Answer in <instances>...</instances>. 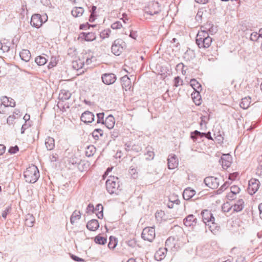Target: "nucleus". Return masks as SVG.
I'll return each instance as SVG.
<instances>
[{
    "mask_svg": "<svg viewBox=\"0 0 262 262\" xmlns=\"http://www.w3.org/2000/svg\"><path fill=\"white\" fill-rule=\"evenodd\" d=\"M196 221V217L193 215L190 214L184 220V224L186 226L190 227L195 224Z\"/></svg>",
    "mask_w": 262,
    "mask_h": 262,
    "instance_id": "4be33fe9",
    "label": "nucleus"
},
{
    "mask_svg": "<svg viewBox=\"0 0 262 262\" xmlns=\"http://www.w3.org/2000/svg\"><path fill=\"white\" fill-rule=\"evenodd\" d=\"M99 224L97 220L93 219L89 221L86 224L87 228L91 231H96L98 229Z\"/></svg>",
    "mask_w": 262,
    "mask_h": 262,
    "instance_id": "aec40b11",
    "label": "nucleus"
},
{
    "mask_svg": "<svg viewBox=\"0 0 262 262\" xmlns=\"http://www.w3.org/2000/svg\"><path fill=\"white\" fill-rule=\"evenodd\" d=\"M95 151V147L93 145L89 146L85 150V155L90 157L94 155Z\"/></svg>",
    "mask_w": 262,
    "mask_h": 262,
    "instance_id": "58836bf2",
    "label": "nucleus"
},
{
    "mask_svg": "<svg viewBox=\"0 0 262 262\" xmlns=\"http://www.w3.org/2000/svg\"><path fill=\"white\" fill-rule=\"evenodd\" d=\"M125 43L121 39L115 40L112 46V53L117 56L119 55L123 51Z\"/></svg>",
    "mask_w": 262,
    "mask_h": 262,
    "instance_id": "423d86ee",
    "label": "nucleus"
},
{
    "mask_svg": "<svg viewBox=\"0 0 262 262\" xmlns=\"http://www.w3.org/2000/svg\"><path fill=\"white\" fill-rule=\"evenodd\" d=\"M56 65V62L55 61V59L53 57H52L51 59V61L48 66V68L51 69V68L54 67V66H55Z\"/></svg>",
    "mask_w": 262,
    "mask_h": 262,
    "instance_id": "5fc2aeb1",
    "label": "nucleus"
},
{
    "mask_svg": "<svg viewBox=\"0 0 262 262\" xmlns=\"http://www.w3.org/2000/svg\"><path fill=\"white\" fill-rule=\"evenodd\" d=\"M24 176L27 182L34 183L39 178V170L37 166L32 165L24 171Z\"/></svg>",
    "mask_w": 262,
    "mask_h": 262,
    "instance_id": "f03ea898",
    "label": "nucleus"
},
{
    "mask_svg": "<svg viewBox=\"0 0 262 262\" xmlns=\"http://www.w3.org/2000/svg\"><path fill=\"white\" fill-rule=\"evenodd\" d=\"M231 162L232 157L229 154H223L220 160V163L222 164L223 168L225 169H227L230 166Z\"/></svg>",
    "mask_w": 262,
    "mask_h": 262,
    "instance_id": "f8f14e48",
    "label": "nucleus"
},
{
    "mask_svg": "<svg viewBox=\"0 0 262 262\" xmlns=\"http://www.w3.org/2000/svg\"><path fill=\"white\" fill-rule=\"evenodd\" d=\"M1 103H0V113H4L5 112L4 108L7 107L11 106L14 107L15 105L14 100L6 96L2 97L1 98Z\"/></svg>",
    "mask_w": 262,
    "mask_h": 262,
    "instance_id": "6e6552de",
    "label": "nucleus"
},
{
    "mask_svg": "<svg viewBox=\"0 0 262 262\" xmlns=\"http://www.w3.org/2000/svg\"><path fill=\"white\" fill-rule=\"evenodd\" d=\"M103 206L99 204H98L95 208H94V212L96 214V215L99 219H102L103 217Z\"/></svg>",
    "mask_w": 262,
    "mask_h": 262,
    "instance_id": "c756f323",
    "label": "nucleus"
},
{
    "mask_svg": "<svg viewBox=\"0 0 262 262\" xmlns=\"http://www.w3.org/2000/svg\"><path fill=\"white\" fill-rule=\"evenodd\" d=\"M108 36L109 34L107 32H106V30H104L100 33V36L102 38H104L105 37H108Z\"/></svg>",
    "mask_w": 262,
    "mask_h": 262,
    "instance_id": "338daca9",
    "label": "nucleus"
},
{
    "mask_svg": "<svg viewBox=\"0 0 262 262\" xmlns=\"http://www.w3.org/2000/svg\"><path fill=\"white\" fill-rule=\"evenodd\" d=\"M229 186V183L226 182L221 187L216 190V193L220 194L222 193L224 190H225Z\"/></svg>",
    "mask_w": 262,
    "mask_h": 262,
    "instance_id": "a19ab883",
    "label": "nucleus"
},
{
    "mask_svg": "<svg viewBox=\"0 0 262 262\" xmlns=\"http://www.w3.org/2000/svg\"><path fill=\"white\" fill-rule=\"evenodd\" d=\"M244 202L243 199H239L236 201V203L231 207H229L227 210H224V211L228 212L230 209L233 208L234 211L239 212L241 211L244 208Z\"/></svg>",
    "mask_w": 262,
    "mask_h": 262,
    "instance_id": "dca6fc26",
    "label": "nucleus"
},
{
    "mask_svg": "<svg viewBox=\"0 0 262 262\" xmlns=\"http://www.w3.org/2000/svg\"><path fill=\"white\" fill-rule=\"evenodd\" d=\"M177 68H181L182 69V74L183 75H185L186 73V70H184L185 66L183 63H179L177 65Z\"/></svg>",
    "mask_w": 262,
    "mask_h": 262,
    "instance_id": "6e6d98bb",
    "label": "nucleus"
},
{
    "mask_svg": "<svg viewBox=\"0 0 262 262\" xmlns=\"http://www.w3.org/2000/svg\"><path fill=\"white\" fill-rule=\"evenodd\" d=\"M119 135V132L118 130H114L111 133V136L112 138L113 139H115L117 138Z\"/></svg>",
    "mask_w": 262,
    "mask_h": 262,
    "instance_id": "0e129e2a",
    "label": "nucleus"
},
{
    "mask_svg": "<svg viewBox=\"0 0 262 262\" xmlns=\"http://www.w3.org/2000/svg\"><path fill=\"white\" fill-rule=\"evenodd\" d=\"M122 27V24L120 21H116L115 23H114L111 25V28L113 29H120Z\"/></svg>",
    "mask_w": 262,
    "mask_h": 262,
    "instance_id": "49530a36",
    "label": "nucleus"
},
{
    "mask_svg": "<svg viewBox=\"0 0 262 262\" xmlns=\"http://www.w3.org/2000/svg\"><path fill=\"white\" fill-rule=\"evenodd\" d=\"M206 226H207L208 229L214 234H216L220 229V226L217 225V223H216L215 221L210 222L209 223H207Z\"/></svg>",
    "mask_w": 262,
    "mask_h": 262,
    "instance_id": "b1692460",
    "label": "nucleus"
},
{
    "mask_svg": "<svg viewBox=\"0 0 262 262\" xmlns=\"http://www.w3.org/2000/svg\"><path fill=\"white\" fill-rule=\"evenodd\" d=\"M45 145L48 150H52L55 147V141L53 138L48 137L45 140Z\"/></svg>",
    "mask_w": 262,
    "mask_h": 262,
    "instance_id": "a878e982",
    "label": "nucleus"
},
{
    "mask_svg": "<svg viewBox=\"0 0 262 262\" xmlns=\"http://www.w3.org/2000/svg\"><path fill=\"white\" fill-rule=\"evenodd\" d=\"M183 81L179 76H177L174 78V86L178 87L183 85Z\"/></svg>",
    "mask_w": 262,
    "mask_h": 262,
    "instance_id": "79ce46f5",
    "label": "nucleus"
},
{
    "mask_svg": "<svg viewBox=\"0 0 262 262\" xmlns=\"http://www.w3.org/2000/svg\"><path fill=\"white\" fill-rule=\"evenodd\" d=\"M204 182L205 185L211 189H216L220 184L219 178L214 177H208L204 179Z\"/></svg>",
    "mask_w": 262,
    "mask_h": 262,
    "instance_id": "1a4fd4ad",
    "label": "nucleus"
},
{
    "mask_svg": "<svg viewBox=\"0 0 262 262\" xmlns=\"http://www.w3.org/2000/svg\"><path fill=\"white\" fill-rule=\"evenodd\" d=\"M251 103V98L245 97L242 99V101L240 103V107L244 110L247 109L250 105Z\"/></svg>",
    "mask_w": 262,
    "mask_h": 262,
    "instance_id": "7c9ffc66",
    "label": "nucleus"
},
{
    "mask_svg": "<svg viewBox=\"0 0 262 262\" xmlns=\"http://www.w3.org/2000/svg\"><path fill=\"white\" fill-rule=\"evenodd\" d=\"M84 9L80 7H74L71 11L72 15L75 17L81 16L84 13Z\"/></svg>",
    "mask_w": 262,
    "mask_h": 262,
    "instance_id": "c85d7f7f",
    "label": "nucleus"
},
{
    "mask_svg": "<svg viewBox=\"0 0 262 262\" xmlns=\"http://www.w3.org/2000/svg\"><path fill=\"white\" fill-rule=\"evenodd\" d=\"M41 3L46 6H49L51 5L50 0H40Z\"/></svg>",
    "mask_w": 262,
    "mask_h": 262,
    "instance_id": "680f3d73",
    "label": "nucleus"
},
{
    "mask_svg": "<svg viewBox=\"0 0 262 262\" xmlns=\"http://www.w3.org/2000/svg\"><path fill=\"white\" fill-rule=\"evenodd\" d=\"M116 245H117V243H116L115 241H114V242H113V243L110 242L108 244V247L110 249H114L116 246Z\"/></svg>",
    "mask_w": 262,
    "mask_h": 262,
    "instance_id": "69168bd1",
    "label": "nucleus"
},
{
    "mask_svg": "<svg viewBox=\"0 0 262 262\" xmlns=\"http://www.w3.org/2000/svg\"><path fill=\"white\" fill-rule=\"evenodd\" d=\"M81 217V213L79 211L75 210L70 218L71 223L73 225L77 220Z\"/></svg>",
    "mask_w": 262,
    "mask_h": 262,
    "instance_id": "2f4dec72",
    "label": "nucleus"
},
{
    "mask_svg": "<svg viewBox=\"0 0 262 262\" xmlns=\"http://www.w3.org/2000/svg\"><path fill=\"white\" fill-rule=\"evenodd\" d=\"M137 36H138V35H137V32L133 31H130V34H129V37H130L131 38H132L134 39H136Z\"/></svg>",
    "mask_w": 262,
    "mask_h": 262,
    "instance_id": "e2e57ef3",
    "label": "nucleus"
},
{
    "mask_svg": "<svg viewBox=\"0 0 262 262\" xmlns=\"http://www.w3.org/2000/svg\"><path fill=\"white\" fill-rule=\"evenodd\" d=\"M96 7L95 6H93L91 9L90 10V12H91V16L90 20L91 21V19L93 20L94 19L93 18V17L94 16V14L95 13L96 10Z\"/></svg>",
    "mask_w": 262,
    "mask_h": 262,
    "instance_id": "3c124183",
    "label": "nucleus"
},
{
    "mask_svg": "<svg viewBox=\"0 0 262 262\" xmlns=\"http://www.w3.org/2000/svg\"><path fill=\"white\" fill-rule=\"evenodd\" d=\"M121 82L123 89H125V91L130 89L131 86V81L127 75H125L121 78Z\"/></svg>",
    "mask_w": 262,
    "mask_h": 262,
    "instance_id": "412c9836",
    "label": "nucleus"
},
{
    "mask_svg": "<svg viewBox=\"0 0 262 262\" xmlns=\"http://www.w3.org/2000/svg\"><path fill=\"white\" fill-rule=\"evenodd\" d=\"M30 126L27 123H25L21 126V134H23L25 133V131L29 128Z\"/></svg>",
    "mask_w": 262,
    "mask_h": 262,
    "instance_id": "bf43d9fd",
    "label": "nucleus"
},
{
    "mask_svg": "<svg viewBox=\"0 0 262 262\" xmlns=\"http://www.w3.org/2000/svg\"><path fill=\"white\" fill-rule=\"evenodd\" d=\"M178 160L174 154L169 155L167 159L168 167L169 169H173L178 166Z\"/></svg>",
    "mask_w": 262,
    "mask_h": 262,
    "instance_id": "ddd939ff",
    "label": "nucleus"
},
{
    "mask_svg": "<svg viewBox=\"0 0 262 262\" xmlns=\"http://www.w3.org/2000/svg\"><path fill=\"white\" fill-rule=\"evenodd\" d=\"M231 192L232 195H235L236 194L238 193L240 191V188L236 185L232 186L230 187Z\"/></svg>",
    "mask_w": 262,
    "mask_h": 262,
    "instance_id": "37998d69",
    "label": "nucleus"
},
{
    "mask_svg": "<svg viewBox=\"0 0 262 262\" xmlns=\"http://www.w3.org/2000/svg\"><path fill=\"white\" fill-rule=\"evenodd\" d=\"M106 188L110 194L116 193L119 187L118 179L117 177H110L105 183Z\"/></svg>",
    "mask_w": 262,
    "mask_h": 262,
    "instance_id": "7ed1b4c3",
    "label": "nucleus"
},
{
    "mask_svg": "<svg viewBox=\"0 0 262 262\" xmlns=\"http://www.w3.org/2000/svg\"><path fill=\"white\" fill-rule=\"evenodd\" d=\"M104 116V114L103 113H98L97 114V122L98 123H101L102 124L104 123V120L103 119Z\"/></svg>",
    "mask_w": 262,
    "mask_h": 262,
    "instance_id": "c03bdc74",
    "label": "nucleus"
},
{
    "mask_svg": "<svg viewBox=\"0 0 262 262\" xmlns=\"http://www.w3.org/2000/svg\"><path fill=\"white\" fill-rule=\"evenodd\" d=\"M10 50V46L7 45L6 43H4L3 48L2 49L1 52L3 53L8 52Z\"/></svg>",
    "mask_w": 262,
    "mask_h": 262,
    "instance_id": "603ef678",
    "label": "nucleus"
},
{
    "mask_svg": "<svg viewBox=\"0 0 262 262\" xmlns=\"http://www.w3.org/2000/svg\"><path fill=\"white\" fill-rule=\"evenodd\" d=\"M48 59L43 56H38L35 58V61L38 66H43L45 64Z\"/></svg>",
    "mask_w": 262,
    "mask_h": 262,
    "instance_id": "72a5a7b5",
    "label": "nucleus"
},
{
    "mask_svg": "<svg viewBox=\"0 0 262 262\" xmlns=\"http://www.w3.org/2000/svg\"><path fill=\"white\" fill-rule=\"evenodd\" d=\"M195 41L199 48H208L210 46L212 39L209 36L208 32L205 30H200L196 35Z\"/></svg>",
    "mask_w": 262,
    "mask_h": 262,
    "instance_id": "f257e3e1",
    "label": "nucleus"
},
{
    "mask_svg": "<svg viewBox=\"0 0 262 262\" xmlns=\"http://www.w3.org/2000/svg\"><path fill=\"white\" fill-rule=\"evenodd\" d=\"M195 194V191L191 189L190 188H186L183 193V198L186 200L191 199Z\"/></svg>",
    "mask_w": 262,
    "mask_h": 262,
    "instance_id": "393cba45",
    "label": "nucleus"
},
{
    "mask_svg": "<svg viewBox=\"0 0 262 262\" xmlns=\"http://www.w3.org/2000/svg\"><path fill=\"white\" fill-rule=\"evenodd\" d=\"M115 122L114 117L110 115L105 118L103 124H104L107 128L112 129L114 126Z\"/></svg>",
    "mask_w": 262,
    "mask_h": 262,
    "instance_id": "5701e85b",
    "label": "nucleus"
},
{
    "mask_svg": "<svg viewBox=\"0 0 262 262\" xmlns=\"http://www.w3.org/2000/svg\"><path fill=\"white\" fill-rule=\"evenodd\" d=\"M143 10L145 13L150 15L158 14L161 11L159 3L154 1L149 2Z\"/></svg>",
    "mask_w": 262,
    "mask_h": 262,
    "instance_id": "39448f33",
    "label": "nucleus"
},
{
    "mask_svg": "<svg viewBox=\"0 0 262 262\" xmlns=\"http://www.w3.org/2000/svg\"><path fill=\"white\" fill-rule=\"evenodd\" d=\"M217 30V27L212 24V25L210 27V29H209L208 31V34H210L211 35H213L216 32Z\"/></svg>",
    "mask_w": 262,
    "mask_h": 262,
    "instance_id": "8fccbe9b",
    "label": "nucleus"
},
{
    "mask_svg": "<svg viewBox=\"0 0 262 262\" xmlns=\"http://www.w3.org/2000/svg\"><path fill=\"white\" fill-rule=\"evenodd\" d=\"M79 37L86 41H91L96 39V35L94 32H82Z\"/></svg>",
    "mask_w": 262,
    "mask_h": 262,
    "instance_id": "a211bd4d",
    "label": "nucleus"
},
{
    "mask_svg": "<svg viewBox=\"0 0 262 262\" xmlns=\"http://www.w3.org/2000/svg\"><path fill=\"white\" fill-rule=\"evenodd\" d=\"M35 219L33 216L31 214H28L26 215L25 220V224L28 227H32L34 225Z\"/></svg>",
    "mask_w": 262,
    "mask_h": 262,
    "instance_id": "473e14b6",
    "label": "nucleus"
},
{
    "mask_svg": "<svg viewBox=\"0 0 262 262\" xmlns=\"http://www.w3.org/2000/svg\"><path fill=\"white\" fill-rule=\"evenodd\" d=\"M84 65V61L80 59H77L73 62V67L76 70L82 68Z\"/></svg>",
    "mask_w": 262,
    "mask_h": 262,
    "instance_id": "f704fd0d",
    "label": "nucleus"
},
{
    "mask_svg": "<svg viewBox=\"0 0 262 262\" xmlns=\"http://www.w3.org/2000/svg\"><path fill=\"white\" fill-rule=\"evenodd\" d=\"M71 258L76 261H84V260L81 258H80L75 255L71 254Z\"/></svg>",
    "mask_w": 262,
    "mask_h": 262,
    "instance_id": "4d7b16f0",
    "label": "nucleus"
},
{
    "mask_svg": "<svg viewBox=\"0 0 262 262\" xmlns=\"http://www.w3.org/2000/svg\"><path fill=\"white\" fill-rule=\"evenodd\" d=\"M80 119L85 123H91L94 120V115L90 111H85L82 114Z\"/></svg>",
    "mask_w": 262,
    "mask_h": 262,
    "instance_id": "2eb2a0df",
    "label": "nucleus"
},
{
    "mask_svg": "<svg viewBox=\"0 0 262 262\" xmlns=\"http://www.w3.org/2000/svg\"><path fill=\"white\" fill-rule=\"evenodd\" d=\"M103 131L100 128L95 129L92 133V136L95 140H98L99 136H102Z\"/></svg>",
    "mask_w": 262,
    "mask_h": 262,
    "instance_id": "4c0bfd02",
    "label": "nucleus"
},
{
    "mask_svg": "<svg viewBox=\"0 0 262 262\" xmlns=\"http://www.w3.org/2000/svg\"><path fill=\"white\" fill-rule=\"evenodd\" d=\"M202 220L204 224L206 225L210 222L215 221V219L211 212L208 210H204L202 211Z\"/></svg>",
    "mask_w": 262,
    "mask_h": 262,
    "instance_id": "4468645a",
    "label": "nucleus"
},
{
    "mask_svg": "<svg viewBox=\"0 0 262 262\" xmlns=\"http://www.w3.org/2000/svg\"><path fill=\"white\" fill-rule=\"evenodd\" d=\"M10 209L11 208L10 207H8L4 211H3L2 215L3 218L6 219L7 217V215Z\"/></svg>",
    "mask_w": 262,
    "mask_h": 262,
    "instance_id": "13d9d810",
    "label": "nucleus"
},
{
    "mask_svg": "<svg viewBox=\"0 0 262 262\" xmlns=\"http://www.w3.org/2000/svg\"><path fill=\"white\" fill-rule=\"evenodd\" d=\"M47 19L48 16L47 15L41 16L39 14H35L32 16L30 23L32 27L39 28Z\"/></svg>",
    "mask_w": 262,
    "mask_h": 262,
    "instance_id": "20e7f679",
    "label": "nucleus"
},
{
    "mask_svg": "<svg viewBox=\"0 0 262 262\" xmlns=\"http://www.w3.org/2000/svg\"><path fill=\"white\" fill-rule=\"evenodd\" d=\"M167 251V248H159V250L156 251L155 254V258L156 260L158 261H161V260L163 259L166 256Z\"/></svg>",
    "mask_w": 262,
    "mask_h": 262,
    "instance_id": "f3484780",
    "label": "nucleus"
},
{
    "mask_svg": "<svg viewBox=\"0 0 262 262\" xmlns=\"http://www.w3.org/2000/svg\"><path fill=\"white\" fill-rule=\"evenodd\" d=\"M156 236L155 230L154 227H146L142 233V238L146 241L151 242Z\"/></svg>",
    "mask_w": 262,
    "mask_h": 262,
    "instance_id": "0eeeda50",
    "label": "nucleus"
},
{
    "mask_svg": "<svg viewBox=\"0 0 262 262\" xmlns=\"http://www.w3.org/2000/svg\"><path fill=\"white\" fill-rule=\"evenodd\" d=\"M258 159H259V165L257 169V173H259V171H260V174H261V172H262V155L259 157Z\"/></svg>",
    "mask_w": 262,
    "mask_h": 262,
    "instance_id": "864d4df0",
    "label": "nucleus"
},
{
    "mask_svg": "<svg viewBox=\"0 0 262 262\" xmlns=\"http://www.w3.org/2000/svg\"><path fill=\"white\" fill-rule=\"evenodd\" d=\"M87 212H89L92 211V212H94V207L93 205L91 204H89L86 208Z\"/></svg>",
    "mask_w": 262,
    "mask_h": 262,
    "instance_id": "052dcab7",
    "label": "nucleus"
},
{
    "mask_svg": "<svg viewBox=\"0 0 262 262\" xmlns=\"http://www.w3.org/2000/svg\"><path fill=\"white\" fill-rule=\"evenodd\" d=\"M18 150V147L17 145H15V146H12L10 147L9 149V152H10L11 154H14L16 153Z\"/></svg>",
    "mask_w": 262,
    "mask_h": 262,
    "instance_id": "de8ad7c7",
    "label": "nucleus"
},
{
    "mask_svg": "<svg viewBox=\"0 0 262 262\" xmlns=\"http://www.w3.org/2000/svg\"><path fill=\"white\" fill-rule=\"evenodd\" d=\"M71 96V94L69 91L62 90L59 94V99L61 100L64 101L69 99Z\"/></svg>",
    "mask_w": 262,
    "mask_h": 262,
    "instance_id": "cd10ccee",
    "label": "nucleus"
},
{
    "mask_svg": "<svg viewBox=\"0 0 262 262\" xmlns=\"http://www.w3.org/2000/svg\"><path fill=\"white\" fill-rule=\"evenodd\" d=\"M95 242L96 243L100 244V245H104L106 242V238L98 235L96 236L95 238Z\"/></svg>",
    "mask_w": 262,
    "mask_h": 262,
    "instance_id": "ea45409f",
    "label": "nucleus"
},
{
    "mask_svg": "<svg viewBox=\"0 0 262 262\" xmlns=\"http://www.w3.org/2000/svg\"><path fill=\"white\" fill-rule=\"evenodd\" d=\"M205 135V133H201L198 130H195L191 133L190 138L193 140V141H196L198 137H204Z\"/></svg>",
    "mask_w": 262,
    "mask_h": 262,
    "instance_id": "c9c22d12",
    "label": "nucleus"
},
{
    "mask_svg": "<svg viewBox=\"0 0 262 262\" xmlns=\"http://www.w3.org/2000/svg\"><path fill=\"white\" fill-rule=\"evenodd\" d=\"M259 36L258 35V33L257 32H253L251 34L250 39L252 41H257L258 39L259 38Z\"/></svg>",
    "mask_w": 262,
    "mask_h": 262,
    "instance_id": "a18cd8bd",
    "label": "nucleus"
},
{
    "mask_svg": "<svg viewBox=\"0 0 262 262\" xmlns=\"http://www.w3.org/2000/svg\"><path fill=\"white\" fill-rule=\"evenodd\" d=\"M212 25V24L211 23H207L204 26L201 27V30H205L208 32V30L210 29Z\"/></svg>",
    "mask_w": 262,
    "mask_h": 262,
    "instance_id": "09e8293b",
    "label": "nucleus"
},
{
    "mask_svg": "<svg viewBox=\"0 0 262 262\" xmlns=\"http://www.w3.org/2000/svg\"><path fill=\"white\" fill-rule=\"evenodd\" d=\"M260 185L259 181L255 179H251L249 181V185L248 188V193L250 195L254 194L258 189Z\"/></svg>",
    "mask_w": 262,
    "mask_h": 262,
    "instance_id": "9d476101",
    "label": "nucleus"
},
{
    "mask_svg": "<svg viewBox=\"0 0 262 262\" xmlns=\"http://www.w3.org/2000/svg\"><path fill=\"white\" fill-rule=\"evenodd\" d=\"M258 209L259 211V216L262 219V203H260L258 205Z\"/></svg>",
    "mask_w": 262,
    "mask_h": 262,
    "instance_id": "774afa93",
    "label": "nucleus"
},
{
    "mask_svg": "<svg viewBox=\"0 0 262 262\" xmlns=\"http://www.w3.org/2000/svg\"><path fill=\"white\" fill-rule=\"evenodd\" d=\"M146 152L145 155L146 156V159L147 160H152L155 156V153L151 147H147L146 148Z\"/></svg>",
    "mask_w": 262,
    "mask_h": 262,
    "instance_id": "e433bc0d",
    "label": "nucleus"
},
{
    "mask_svg": "<svg viewBox=\"0 0 262 262\" xmlns=\"http://www.w3.org/2000/svg\"><path fill=\"white\" fill-rule=\"evenodd\" d=\"M19 56L21 59L26 62L29 61L31 56L30 51L28 50H23L19 53Z\"/></svg>",
    "mask_w": 262,
    "mask_h": 262,
    "instance_id": "bb28decb",
    "label": "nucleus"
},
{
    "mask_svg": "<svg viewBox=\"0 0 262 262\" xmlns=\"http://www.w3.org/2000/svg\"><path fill=\"white\" fill-rule=\"evenodd\" d=\"M190 85L195 91L194 94L199 95V92L202 91V86L201 84L195 79H192L190 81Z\"/></svg>",
    "mask_w": 262,
    "mask_h": 262,
    "instance_id": "6ab92c4d",
    "label": "nucleus"
},
{
    "mask_svg": "<svg viewBox=\"0 0 262 262\" xmlns=\"http://www.w3.org/2000/svg\"><path fill=\"white\" fill-rule=\"evenodd\" d=\"M103 82L107 85L114 83L116 80V76L113 73H105L101 76Z\"/></svg>",
    "mask_w": 262,
    "mask_h": 262,
    "instance_id": "9b49d317",
    "label": "nucleus"
}]
</instances>
